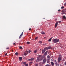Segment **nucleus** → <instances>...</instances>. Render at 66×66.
<instances>
[{"label": "nucleus", "mask_w": 66, "mask_h": 66, "mask_svg": "<svg viewBox=\"0 0 66 66\" xmlns=\"http://www.w3.org/2000/svg\"><path fill=\"white\" fill-rule=\"evenodd\" d=\"M39 57H37V60L36 61V62H38V61H42L43 60L44 57H45V56L44 55H39L38 56Z\"/></svg>", "instance_id": "f257e3e1"}, {"label": "nucleus", "mask_w": 66, "mask_h": 66, "mask_svg": "<svg viewBox=\"0 0 66 66\" xmlns=\"http://www.w3.org/2000/svg\"><path fill=\"white\" fill-rule=\"evenodd\" d=\"M59 42V39L56 38L53 39V42L54 43H58Z\"/></svg>", "instance_id": "f03ea898"}, {"label": "nucleus", "mask_w": 66, "mask_h": 66, "mask_svg": "<svg viewBox=\"0 0 66 66\" xmlns=\"http://www.w3.org/2000/svg\"><path fill=\"white\" fill-rule=\"evenodd\" d=\"M61 60H62V58H61V57H59L58 58V63H60V62Z\"/></svg>", "instance_id": "7ed1b4c3"}, {"label": "nucleus", "mask_w": 66, "mask_h": 66, "mask_svg": "<svg viewBox=\"0 0 66 66\" xmlns=\"http://www.w3.org/2000/svg\"><path fill=\"white\" fill-rule=\"evenodd\" d=\"M47 61V60L46 59H44L43 60V64H44L45 62H46Z\"/></svg>", "instance_id": "20e7f679"}, {"label": "nucleus", "mask_w": 66, "mask_h": 66, "mask_svg": "<svg viewBox=\"0 0 66 66\" xmlns=\"http://www.w3.org/2000/svg\"><path fill=\"white\" fill-rule=\"evenodd\" d=\"M23 31L22 33V34H21L20 36L19 37V39H20V38L21 37L22 35H23Z\"/></svg>", "instance_id": "39448f33"}, {"label": "nucleus", "mask_w": 66, "mask_h": 66, "mask_svg": "<svg viewBox=\"0 0 66 66\" xmlns=\"http://www.w3.org/2000/svg\"><path fill=\"white\" fill-rule=\"evenodd\" d=\"M45 49L46 50H48V49H50L51 48V47H47L46 48H45Z\"/></svg>", "instance_id": "423d86ee"}, {"label": "nucleus", "mask_w": 66, "mask_h": 66, "mask_svg": "<svg viewBox=\"0 0 66 66\" xmlns=\"http://www.w3.org/2000/svg\"><path fill=\"white\" fill-rule=\"evenodd\" d=\"M28 54V51H26V52L24 53V55H26Z\"/></svg>", "instance_id": "0eeeda50"}, {"label": "nucleus", "mask_w": 66, "mask_h": 66, "mask_svg": "<svg viewBox=\"0 0 66 66\" xmlns=\"http://www.w3.org/2000/svg\"><path fill=\"white\" fill-rule=\"evenodd\" d=\"M34 60V58H32L31 59H29L28 60V61H33V60Z\"/></svg>", "instance_id": "6e6552de"}, {"label": "nucleus", "mask_w": 66, "mask_h": 66, "mask_svg": "<svg viewBox=\"0 0 66 66\" xmlns=\"http://www.w3.org/2000/svg\"><path fill=\"white\" fill-rule=\"evenodd\" d=\"M55 64L56 66H59L60 65L59 64H58V63L57 62H56L55 63Z\"/></svg>", "instance_id": "1a4fd4ad"}, {"label": "nucleus", "mask_w": 66, "mask_h": 66, "mask_svg": "<svg viewBox=\"0 0 66 66\" xmlns=\"http://www.w3.org/2000/svg\"><path fill=\"white\" fill-rule=\"evenodd\" d=\"M57 24H58V22H56L55 24V28H56L57 27Z\"/></svg>", "instance_id": "9d476101"}, {"label": "nucleus", "mask_w": 66, "mask_h": 66, "mask_svg": "<svg viewBox=\"0 0 66 66\" xmlns=\"http://www.w3.org/2000/svg\"><path fill=\"white\" fill-rule=\"evenodd\" d=\"M51 64L52 66H53L54 65V63L53 62H51Z\"/></svg>", "instance_id": "9b49d317"}, {"label": "nucleus", "mask_w": 66, "mask_h": 66, "mask_svg": "<svg viewBox=\"0 0 66 66\" xmlns=\"http://www.w3.org/2000/svg\"><path fill=\"white\" fill-rule=\"evenodd\" d=\"M19 59L20 61H21V60H22V57H19Z\"/></svg>", "instance_id": "f8f14e48"}, {"label": "nucleus", "mask_w": 66, "mask_h": 66, "mask_svg": "<svg viewBox=\"0 0 66 66\" xmlns=\"http://www.w3.org/2000/svg\"><path fill=\"white\" fill-rule=\"evenodd\" d=\"M53 38V37H52L51 38L49 39L48 41V42H51V39H52V38Z\"/></svg>", "instance_id": "ddd939ff"}, {"label": "nucleus", "mask_w": 66, "mask_h": 66, "mask_svg": "<svg viewBox=\"0 0 66 66\" xmlns=\"http://www.w3.org/2000/svg\"><path fill=\"white\" fill-rule=\"evenodd\" d=\"M66 12V10H63L62 11V12Z\"/></svg>", "instance_id": "4468645a"}, {"label": "nucleus", "mask_w": 66, "mask_h": 66, "mask_svg": "<svg viewBox=\"0 0 66 66\" xmlns=\"http://www.w3.org/2000/svg\"><path fill=\"white\" fill-rule=\"evenodd\" d=\"M45 51H46V50H43L42 51V53H44V52H45Z\"/></svg>", "instance_id": "2eb2a0df"}, {"label": "nucleus", "mask_w": 66, "mask_h": 66, "mask_svg": "<svg viewBox=\"0 0 66 66\" xmlns=\"http://www.w3.org/2000/svg\"><path fill=\"white\" fill-rule=\"evenodd\" d=\"M37 52V50H36L34 51V53H36Z\"/></svg>", "instance_id": "dca6fc26"}, {"label": "nucleus", "mask_w": 66, "mask_h": 66, "mask_svg": "<svg viewBox=\"0 0 66 66\" xmlns=\"http://www.w3.org/2000/svg\"><path fill=\"white\" fill-rule=\"evenodd\" d=\"M63 19L66 20V16L65 15H64L63 16Z\"/></svg>", "instance_id": "f3484780"}, {"label": "nucleus", "mask_w": 66, "mask_h": 66, "mask_svg": "<svg viewBox=\"0 0 66 66\" xmlns=\"http://www.w3.org/2000/svg\"><path fill=\"white\" fill-rule=\"evenodd\" d=\"M41 33L42 34H45V33L43 31L41 32Z\"/></svg>", "instance_id": "a211bd4d"}, {"label": "nucleus", "mask_w": 66, "mask_h": 66, "mask_svg": "<svg viewBox=\"0 0 66 66\" xmlns=\"http://www.w3.org/2000/svg\"><path fill=\"white\" fill-rule=\"evenodd\" d=\"M47 58H48V59H50V56L49 55H48L47 56Z\"/></svg>", "instance_id": "6ab92c4d"}, {"label": "nucleus", "mask_w": 66, "mask_h": 66, "mask_svg": "<svg viewBox=\"0 0 66 66\" xmlns=\"http://www.w3.org/2000/svg\"><path fill=\"white\" fill-rule=\"evenodd\" d=\"M39 43L40 44H42V41H39Z\"/></svg>", "instance_id": "aec40b11"}, {"label": "nucleus", "mask_w": 66, "mask_h": 66, "mask_svg": "<svg viewBox=\"0 0 66 66\" xmlns=\"http://www.w3.org/2000/svg\"><path fill=\"white\" fill-rule=\"evenodd\" d=\"M15 54L16 55H18V53L17 52Z\"/></svg>", "instance_id": "412c9836"}, {"label": "nucleus", "mask_w": 66, "mask_h": 66, "mask_svg": "<svg viewBox=\"0 0 66 66\" xmlns=\"http://www.w3.org/2000/svg\"><path fill=\"white\" fill-rule=\"evenodd\" d=\"M19 48L20 49H22V47L21 46H20Z\"/></svg>", "instance_id": "4be33fe9"}, {"label": "nucleus", "mask_w": 66, "mask_h": 66, "mask_svg": "<svg viewBox=\"0 0 66 66\" xmlns=\"http://www.w3.org/2000/svg\"><path fill=\"white\" fill-rule=\"evenodd\" d=\"M32 63H33L32 62H30L29 63V65H31V64H32Z\"/></svg>", "instance_id": "5701e85b"}, {"label": "nucleus", "mask_w": 66, "mask_h": 66, "mask_svg": "<svg viewBox=\"0 0 66 66\" xmlns=\"http://www.w3.org/2000/svg\"><path fill=\"white\" fill-rule=\"evenodd\" d=\"M26 63H27L26 62H23V64H24V65H26Z\"/></svg>", "instance_id": "b1692460"}, {"label": "nucleus", "mask_w": 66, "mask_h": 66, "mask_svg": "<svg viewBox=\"0 0 66 66\" xmlns=\"http://www.w3.org/2000/svg\"><path fill=\"white\" fill-rule=\"evenodd\" d=\"M35 65L36 66H38V64H35Z\"/></svg>", "instance_id": "393cba45"}, {"label": "nucleus", "mask_w": 66, "mask_h": 66, "mask_svg": "<svg viewBox=\"0 0 66 66\" xmlns=\"http://www.w3.org/2000/svg\"><path fill=\"white\" fill-rule=\"evenodd\" d=\"M64 6H62L61 7V9H64Z\"/></svg>", "instance_id": "a878e982"}, {"label": "nucleus", "mask_w": 66, "mask_h": 66, "mask_svg": "<svg viewBox=\"0 0 66 66\" xmlns=\"http://www.w3.org/2000/svg\"><path fill=\"white\" fill-rule=\"evenodd\" d=\"M27 44H30V42H27Z\"/></svg>", "instance_id": "bb28decb"}, {"label": "nucleus", "mask_w": 66, "mask_h": 66, "mask_svg": "<svg viewBox=\"0 0 66 66\" xmlns=\"http://www.w3.org/2000/svg\"><path fill=\"white\" fill-rule=\"evenodd\" d=\"M37 38H38V37H36L35 38V39H37Z\"/></svg>", "instance_id": "cd10ccee"}, {"label": "nucleus", "mask_w": 66, "mask_h": 66, "mask_svg": "<svg viewBox=\"0 0 66 66\" xmlns=\"http://www.w3.org/2000/svg\"><path fill=\"white\" fill-rule=\"evenodd\" d=\"M45 55H46V54H47V51H46V52L45 53Z\"/></svg>", "instance_id": "c85d7f7f"}, {"label": "nucleus", "mask_w": 66, "mask_h": 66, "mask_svg": "<svg viewBox=\"0 0 66 66\" xmlns=\"http://www.w3.org/2000/svg\"><path fill=\"white\" fill-rule=\"evenodd\" d=\"M26 66H28V64H26L25 65Z\"/></svg>", "instance_id": "c756f323"}, {"label": "nucleus", "mask_w": 66, "mask_h": 66, "mask_svg": "<svg viewBox=\"0 0 66 66\" xmlns=\"http://www.w3.org/2000/svg\"><path fill=\"white\" fill-rule=\"evenodd\" d=\"M61 55H59V57H61Z\"/></svg>", "instance_id": "7c9ffc66"}, {"label": "nucleus", "mask_w": 66, "mask_h": 66, "mask_svg": "<svg viewBox=\"0 0 66 66\" xmlns=\"http://www.w3.org/2000/svg\"><path fill=\"white\" fill-rule=\"evenodd\" d=\"M46 66H50V65L49 64H47L46 65Z\"/></svg>", "instance_id": "2f4dec72"}, {"label": "nucleus", "mask_w": 66, "mask_h": 66, "mask_svg": "<svg viewBox=\"0 0 66 66\" xmlns=\"http://www.w3.org/2000/svg\"><path fill=\"white\" fill-rule=\"evenodd\" d=\"M59 23H61V22H61V21H59Z\"/></svg>", "instance_id": "473e14b6"}, {"label": "nucleus", "mask_w": 66, "mask_h": 66, "mask_svg": "<svg viewBox=\"0 0 66 66\" xmlns=\"http://www.w3.org/2000/svg\"><path fill=\"white\" fill-rule=\"evenodd\" d=\"M30 52H31V51H29V53H30Z\"/></svg>", "instance_id": "72a5a7b5"}, {"label": "nucleus", "mask_w": 66, "mask_h": 66, "mask_svg": "<svg viewBox=\"0 0 66 66\" xmlns=\"http://www.w3.org/2000/svg\"><path fill=\"white\" fill-rule=\"evenodd\" d=\"M58 12H60L61 11V10H58Z\"/></svg>", "instance_id": "f704fd0d"}, {"label": "nucleus", "mask_w": 66, "mask_h": 66, "mask_svg": "<svg viewBox=\"0 0 66 66\" xmlns=\"http://www.w3.org/2000/svg\"><path fill=\"white\" fill-rule=\"evenodd\" d=\"M54 62H56V60H55Z\"/></svg>", "instance_id": "c9c22d12"}, {"label": "nucleus", "mask_w": 66, "mask_h": 66, "mask_svg": "<svg viewBox=\"0 0 66 66\" xmlns=\"http://www.w3.org/2000/svg\"><path fill=\"white\" fill-rule=\"evenodd\" d=\"M16 44V43H13V44L14 45H16V44Z\"/></svg>", "instance_id": "e433bc0d"}, {"label": "nucleus", "mask_w": 66, "mask_h": 66, "mask_svg": "<svg viewBox=\"0 0 66 66\" xmlns=\"http://www.w3.org/2000/svg\"><path fill=\"white\" fill-rule=\"evenodd\" d=\"M63 14H65L66 13H65V12H63Z\"/></svg>", "instance_id": "4c0bfd02"}, {"label": "nucleus", "mask_w": 66, "mask_h": 66, "mask_svg": "<svg viewBox=\"0 0 66 66\" xmlns=\"http://www.w3.org/2000/svg\"><path fill=\"white\" fill-rule=\"evenodd\" d=\"M9 49V47H7L6 48V49Z\"/></svg>", "instance_id": "58836bf2"}, {"label": "nucleus", "mask_w": 66, "mask_h": 66, "mask_svg": "<svg viewBox=\"0 0 66 66\" xmlns=\"http://www.w3.org/2000/svg\"><path fill=\"white\" fill-rule=\"evenodd\" d=\"M7 55V53H6L5 54V55Z\"/></svg>", "instance_id": "ea45409f"}, {"label": "nucleus", "mask_w": 66, "mask_h": 66, "mask_svg": "<svg viewBox=\"0 0 66 66\" xmlns=\"http://www.w3.org/2000/svg\"><path fill=\"white\" fill-rule=\"evenodd\" d=\"M31 30V28H29V31H30V30Z\"/></svg>", "instance_id": "a19ab883"}, {"label": "nucleus", "mask_w": 66, "mask_h": 66, "mask_svg": "<svg viewBox=\"0 0 66 66\" xmlns=\"http://www.w3.org/2000/svg\"><path fill=\"white\" fill-rule=\"evenodd\" d=\"M44 38H46V37H44Z\"/></svg>", "instance_id": "79ce46f5"}, {"label": "nucleus", "mask_w": 66, "mask_h": 66, "mask_svg": "<svg viewBox=\"0 0 66 66\" xmlns=\"http://www.w3.org/2000/svg\"><path fill=\"white\" fill-rule=\"evenodd\" d=\"M66 4H64V5H66Z\"/></svg>", "instance_id": "37998d69"}, {"label": "nucleus", "mask_w": 66, "mask_h": 66, "mask_svg": "<svg viewBox=\"0 0 66 66\" xmlns=\"http://www.w3.org/2000/svg\"><path fill=\"white\" fill-rule=\"evenodd\" d=\"M12 52H13V51H12Z\"/></svg>", "instance_id": "c03bdc74"}, {"label": "nucleus", "mask_w": 66, "mask_h": 66, "mask_svg": "<svg viewBox=\"0 0 66 66\" xmlns=\"http://www.w3.org/2000/svg\"><path fill=\"white\" fill-rule=\"evenodd\" d=\"M45 45H46V44H45Z\"/></svg>", "instance_id": "a18cd8bd"}, {"label": "nucleus", "mask_w": 66, "mask_h": 66, "mask_svg": "<svg viewBox=\"0 0 66 66\" xmlns=\"http://www.w3.org/2000/svg\"><path fill=\"white\" fill-rule=\"evenodd\" d=\"M61 66H62V65H61Z\"/></svg>", "instance_id": "49530a36"}]
</instances>
